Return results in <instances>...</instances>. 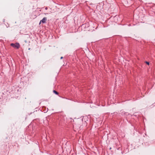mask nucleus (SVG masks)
I'll return each instance as SVG.
<instances>
[{"label":"nucleus","mask_w":155,"mask_h":155,"mask_svg":"<svg viewBox=\"0 0 155 155\" xmlns=\"http://www.w3.org/2000/svg\"><path fill=\"white\" fill-rule=\"evenodd\" d=\"M11 46L14 48H18L20 47L19 44L18 43H11Z\"/></svg>","instance_id":"f257e3e1"},{"label":"nucleus","mask_w":155,"mask_h":155,"mask_svg":"<svg viewBox=\"0 0 155 155\" xmlns=\"http://www.w3.org/2000/svg\"><path fill=\"white\" fill-rule=\"evenodd\" d=\"M47 20V18L46 17H44L40 21L39 24L42 23L43 24H44L46 23V21Z\"/></svg>","instance_id":"f03ea898"},{"label":"nucleus","mask_w":155,"mask_h":155,"mask_svg":"<svg viewBox=\"0 0 155 155\" xmlns=\"http://www.w3.org/2000/svg\"><path fill=\"white\" fill-rule=\"evenodd\" d=\"M82 27L84 28H87L88 27V24H84L82 25Z\"/></svg>","instance_id":"7ed1b4c3"},{"label":"nucleus","mask_w":155,"mask_h":155,"mask_svg":"<svg viewBox=\"0 0 155 155\" xmlns=\"http://www.w3.org/2000/svg\"><path fill=\"white\" fill-rule=\"evenodd\" d=\"M53 93L55 94H58V92L57 91L55 90H53Z\"/></svg>","instance_id":"20e7f679"},{"label":"nucleus","mask_w":155,"mask_h":155,"mask_svg":"<svg viewBox=\"0 0 155 155\" xmlns=\"http://www.w3.org/2000/svg\"><path fill=\"white\" fill-rule=\"evenodd\" d=\"M145 63H146V64H147V65H149V64H150V63L149 62H148V61H145Z\"/></svg>","instance_id":"39448f33"},{"label":"nucleus","mask_w":155,"mask_h":155,"mask_svg":"<svg viewBox=\"0 0 155 155\" xmlns=\"http://www.w3.org/2000/svg\"><path fill=\"white\" fill-rule=\"evenodd\" d=\"M48 8H47V7H46V8H45V10H47V9H48Z\"/></svg>","instance_id":"423d86ee"},{"label":"nucleus","mask_w":155,"mask_h":155,"mask_svg":"<svg viewBox=\"0 0 155 155\" xmlns=\"http://www.w3.org/2000/svg\"><path fill=\"white\" fill-rule=\"evenodd\" d=\"M63 58V57H61V59H62Z\"/></svg>","instance_id":"0eeeda50"},{"label":"nucleus","mask_w":155,"mask_h":155,"mask_svg":"<svg viewBox=\"0 0 155 155\" xmlns=\"http://www.w3.org/2000/svg\"><path fill=\"white\" fill-rule=\"evenodd\" d=\"M109 149H110V150H111V147H110Z\"/></svg>","instance_id":"6e6552de"},{"label":"nucleus","mask_w":155,"mask_h":155,"mask_svg":"<svg viewBox=\"0 0 155 155\" xmlns=\"http://www.w3.org/2000/svg\"><path fill=\"white\" fill-rule=\"evenodd\" d=\"M45 14L46 15L47 14H48V13H45Z\"/></svg>","instance_id":"1a4fd4ad"},{"label":"nucleus","mask_w":155,"mask_h":155,"mask_svg":"<svg viewBox=\"0 0 155 155\" xmlns=\"http://www.w3.org/2000/svg\"><path fill=\"white\" fill-rule=\"evenodd\" d=\"M121 153H122V154H123L122 152H121Z\"/></svg>","instance_id":"9d476101"}]
</instances>
